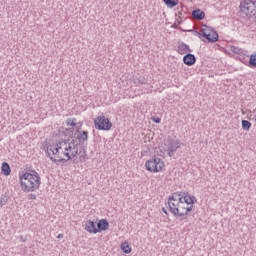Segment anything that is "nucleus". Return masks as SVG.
Listing matches in <instances>:
<instances>
[{
	"label": "nucleus",
	"mask_w": 256,
	"mask_h": 256,
	"mask_svg": "<svg viewBox=\"0 0 256 256\" xmlns=\"http://www.w3.org/2000/svg\"><path fill=\"white\" fill-rule=\"evenodd\" d=\"M21 179H25L28 181L29 185L25 182L21 181V189L24 193H33V191H37L39 187H41V176L35 170H30L29 172H24L21 175Z\"/></svg>",
	"instance_id": "1"
},
{
	"label": "nucleus",
	"mask_w": 256,
	"mask_h": 256,
	"mask_svg": "<svg viewBox=\"0 0 256 256\" xmlns=\"http://www.w3.org/2000/svg\"><path fill=\"white\" fill-rule=\"evenodd\" d=\"M239 7V15L242 19L256 21V0H242Z\"/></svg>",
	"instance_id": "2"
},
{
	"label": "nucleus",
	"mask_w": 256,
	"mask_h": 256,
	"mask_svg": "<svg viewBox=\"0 0 256 256\" xmlns=\"http://www.w3.org/2000/svg\"><path fill=\"white\" fill-rule=\"evenodd\" d=\"M186 205L187 204H175V202H169V211L176 217V219L187 217V215L193 211V206Z\"/></svg>",
	"instance_id": "3"
},
{
	"label": "nucleus",
	"mask_w": 256,
	"mask_h": 256,
	"mask_svg": "<svg viewBox=\"0 0 256 256\" xmlns=\"http://www.w3.org/2000/svg\"><path fill=\"white\" fill-rule=\"evenodd\" d=\"M145 167L146 171H149L150 173H159L160 171H163L165 162H163L161 158L153 156L151 159L146 161Z\"/></svg>",
	"instance_id": "4"
},
{
	"label": "nucleus",
	"mask_w": 256,
	"mask_h": 256,
	"mask_svg": "<svg viewBox=\"0 0 256 256\" xmlns=\"http://www.w3.org/2000/svg\"><path fill=\"white\" fill-rule=\"evenodd\" d=\"M181 145V141L175 138H168L164 143V151L167 153L168 157H173L175 153H177V149H179Z\"/></svg>",
	"instance_id": "5"
},
{
	"label": "nucleus",
	"mask_w": 256,
	"mask_h": 256,
	"mask_svg": "<svg viewBox=\"0 0 256 256\" xmlns=\"http://www.w3.org/2000/svg\"><path fill=\"white\" fill-rule=\"evenodd\" d=\"M94 127L98 131H111L113 123L105 116H97V118L94 120Z\"/></svg>",
	"instance_id": "6"
},
{
	"label": "nucleus",
	"mask_w": 256,
	"mask_h": 256,
	"mask_svg": "<svg viewBox=\"0 0 256 256\" xmlns=\"http://www.w3.org/2000/svg\"><path fill=\"white\" fill-rule=\"evenodd\" d=\"M71 139H77L78 145H85L86 141H89V132L83 130L79 134L73 135V131L69 132Z\"/></svg>",
	"instance_id": "7"
},
{
	"label": "nucleus",
	"mask_w": 256,
	"mask_h": 256,
	"mask_svg": "<svg viewBox=\"0 0 256 256\" xmlns=\"http://www.w3.org/2000/svg\"><path fill=\"white\" fill-rule=\"evenodd\" d=\"M183 63L184 65H187V67H193V65L197 63V57H195L191 52L187 53L183 56Z\"/></svg>",
	"instance_id": "8"
},
{
	"label": "nucleus",
	"mask_w": 256,
	"mask_h": 256,
	"mask_svg": "<svg viewBox=\"0 0 256 256\" xmlns=\"http://www.w3.org/2000/svg\"><path fill=\"white\" fill-rule=\"evenodd\" d=\"M203 39L207 41V43H217V41H219V33H217V30H214L212 33L203 36Z\"/></svg>",
	"instance_id": "9"
},
{
	"label": "nucleus",
	"mask_w": 256,
	"mask_h": 256,
	"mask_svg": "<svg viewBox=\"0 0 256 256\" xmlns=\"http://www.w3.org/2000/svg\"><path fill=\"white\" fill-rule=\"evenodd\" d=\"M177 53L185 55V53H193V50L184 42H178Z\"/></svg>",
	"instance_id": "10"
},
{
	"label": "nucleus",
	"mask_w": 256,
	"mask_h": 256,
	"mask_svg": "<svg viewBox=\"0 0 256 256\" xmlns=\"http://www.w3.org/2000/svg\"><path fill=\"white\" fill-rule=\"evenodd\" d=\"M197 203V198L194 195L189 194V192H186L184 196V205H187V207H193Z\"/></svg>",
	"instance_id": "11"
},
{
	"label": "nucleus",
	"mask_w": 256,
	"mask_h": 256,
	"mask_svg": "<svg viewBox=\"0 0 256 256\" xmlns=\"http://www.w3.org/2000/svg\"><path fill=\"white\" fill-rule=\"evenodd\" d=\"M63 145H67V142H58L55 144L52 157L54 156L56 159H61V153L59 151L63 149Z\"/></svg>",
	"instance_id": "12"
},
{
	"label": "nucleus",
	"mask_w": 256,
	"mask_h": 256,
	"mask_svg": "<svg viewBox=\"0 0 256 256\" xmlns=\"http://www.w3.org/2000/svg\"><path fill=\"white\" fill-rule=\"evenodd\" d=\"M85 231L88 233H93L94 235H97V225L92 220H89L85 223Z\"/></svg>",
	"instance_id": "13"
},
{
	"label": "nucleus",
	"mask_w": 256,
	"mask_h": 256,
	"mask_svg": "<svg viewBox=\"0 0 256 256\" xmlns=\"http://www.w3.org/2000/svg\"><path fill=\"white\" fill-rule=\"evenodd\" d=\"M109 229V221L107 219H101L97 223V231L101 233V231H107Z\"/></svg>",
	"instance_id": "14"
},
{
	"label": "nucleus",
	"mask_w": 256,
	"mask_h": 256,
	"mask_svg": "<svg viewBox=\"0 0 256 256\" xmlns=\"http://www.w3.org/2000/svg\"><path fill=\"white\" fill-rule=\"evenodd\" d=\"M192 17H194V19L197 21H203V19H205V11L196 8L192 11Z\"/></svg>",
	"instance_id": "15"
},
{
	"label": "nucleus",
	"mask_w": 256,
	"mask_h": 256,
	"mask_svg": "<svg viewBox=\"0 0 256 256\" xmlns=\"http://www.w3.org/2000/svg\"><path fill=\"white\" fill-rule=\"evenodd\" d=\"M79 155H80L79 159L82 163L87 161V145L85 144L80 145Z\"/></svg>",
	"instance_id": "16"
},
{
	"label": "nucleus",
	"mask_w": 256,
	"mask_h": 256,
	"mask_svg": "<svg viewBox=\"0 0 256 256\" xmlns=\"http://www.w3.org/2000/svg\"><path fill=\"white\" fill-rule=\"evenodd\" d=\"M1 173L5 175V177H9L11 175V166L7 162H3L1 166Z\"/></svg>",
	"instance_id": "17"
},
{
	"label": "nucleus",
	"mask_w": 256,
	"mask_h": 256,
	"mask_svg": "<svg viewBox=\"0 0 256 256\" xmlns=\"http://www.w3.org/2000/svg\"><path fill=\"white\" fill-rule=\"evenodd\" d=\"M121 251L125 253L126 255H129L133 249L131 248V244L129 242L125 241L120 245Z\"/></svg>",
	"instance_id": "18"
},
{
	"label": "nucleus",
	"mask_w": 256,
	"mask_h": 256,
	"mask_svg": "<svg viewBox=\"0 0 256 256\" xmlns=\"http://www.w3.org/2000/svg\"><path fill=\"white\" fill-rule=\"evenodd\" d=\"M181 193H183V191L174 192L171 196H169L168 207H169V203H177V200L181 197Z\"/></svg>",
	"instance_id": "19"
},
{
	"label": "nucleus",
	"mask_w": 256,
	"mask_h": 256,
	"mask_svg": "<svg viewBox=\"0 0 256 256\" xmlns=\"http://www.w3.org/2000/svg\"><path fill=\"white\" fill-rule=\"evenodd\" d=\"M163 3L168 7V9H173V7H177L179 5V0H163Z\"/></svg>",
	"instance_id": "20"
},
{
	"label": "nucleus",
	"mask_w": 256,
	"mask_h": 256,
	"mask_svg": "<svg viewBox=\"0 0 256 256\" xmlns=\"http://www.w3.org/2000/svg\"><path fill=\"white\" fill-rule=\"evenodd\" d=\"M248 67L250 69H256V53L248 56Z\"/></svg>",
	"instance_id": "21"
},
{
	"label": "nucleus",
	"mask_w": 256,
	"mask_h": 256,
	"mask_svg": "<svg viewBox=\"0 0 256 256\" xmlns=\"http://www.w3.org/2000/svg\"><path fill=\"white\" fill-rule=\"evenodd\" d=\"M54 151H55V146H53V145H49L45 148L46 157H49L50 161H51V158H54L53 157Z\"/></svg>",
	"instance_id": "22"
},
{
	"label": "nucleus",
	"mask_w": 256,
	"mask_h": 256,
	"mask_svg": "<svg viewBox=\"0 0 256 256\" xmlns=\"http://www.w3.org/2000/svg\"><path fill=\"white\" fill-rule=\"evenodd\" d=\"M214 28L207 26L206 24H204L202 26V36L205 37L206 35H209V33H213Z\"/></svg>",
	"instance_id": "23"
},
{
	"label": "nucleus",
	"mask_w": 256,
	"mask_h": 256,
	"mask_svg": "<svg viewBox=\"0 0 256 256\" xmlns=\"http://www.w3.org/2000/svg\"><path fill=\"white\" fill-rule=\"evenodd\" d=\"M65 142H66V145L64 147V152L65 153L72 152L73 151V146H71V144H69V139L59 141V143H65Z\"/></svg>",
	"instance_id": "24"
},
{
	"label": "nucleus",
	"mask_w": 256,
	"mask_h": 256,
	"mask_svg": "<svg viewBox=\"0 0 256 256\" xmlns=\"http://www.w3.org/2000/svg\"><path fill=\"white\" fill-rule=\"evenodd\" d=\"M230 51H232V53H235V55H243L245 50L237 46H230Z\"/></svg>",
	"instance_id": "25"
},
{
	"label": "nucleus",
	"mask_w": 256,
	"mask_h": 256,
	"mask_svg": "<svg viewBox=\"0 0 256 256\" xmlns=\"http://www.w3.org/2000/svg\"><path fill=\"white\" fill-rule=\"evenodd\" d=\"M251 122L248 120H242V129L243 131H250L251 130Z\"/></svg>",
	"instance_id": "26"
},
{
	"label": "nucleus",
	"mask_w": 256,
	"mask_h": 256,
	"mask_svg": "<svg viewBox=\"0 0 256 256\" xmlns=\"http://www.w3.org/2000/svg\"><path fill=\"white\" fill-rule=\"evenodd\" d=\"M136 85H147V80L144 76H140L136 78L135 82Z\"/></svg>",
	"instance_id": "27"
},
{
	"label": "nucleus",
	"mask_w": 256,
	"mask_h": 256,
	"mask_svg": "<svg viewBox=\"0 0 256 256\" xmlns=\"http://www.w3.org/2000/svg\"><path fill=\"white\" fill-rule=\"evenodd\" d=\"M8 201H9V197H7V194H2L0 197V206L4 207V205H7Z\"/></svg>",
	"instance_id": "28"
},
{
	"label": "nucleus",
	"mask_w": 256,
	"mask_h": 256,
	"mask_svg": "<svg viewBox=\"0 0 256 256\" xmlns=\"http://www.w3.org/2000/svg\"><path fill=\"white\" fill-rule=\"evenodd\" d=\"M185 194L186 192H182L180 194V197L177 199V202H175V205L185 204Z\"/></svg>",
	"instance_id": "29"
},
{
	"label": "nucleus",
	"mask_w": 256,
	"mask_h": 256,
	"mask_svg": "<svg viewBox=\"0 0 256 256\" xmlns=\"http://www.w3.org/2000/svg\"><path fill=\"white\" fill-rule=\"evenodd\" d=\"M66 125H68L69 127H77V119L68 118L66 120Z\"/></svg>",
	"instance_id": "30"
},
{
	"label": "nucleus",
	"mask_w": 256,
	"mask_h": 256,
	"mask_svg": "<svg viewBox=\"0 0 256 256\" xmlns=\"http://www.w3.org/2000/svg\"><path fill=\"white\" fill-rule=\"evenodd\" d=\"M239 61H241V63H243L244 65H249V56H245V55H241L240 54V57L238 58Z\"/></svg>",
	"instance_id": "31"
},
{
	"label": "nucleus",
	"mask_w": 256,
	"mask_h": 256,
	"mask_svg": "<svg viewBox=\"0 0 256 256\" xmlns=\"http://www.w3.org/2000/svg\"><path fill=\"white\" fill-rule=\"evenodd\" d=\"M51 161H52V163H67V161H69V160L60 157V158H58V159H56V158H51Z\"/></svg>",
	"instance_id": "32"
},
{
	"label": "nucleus",
	"mask_w": 256,
	"mask_h": 256,
	"mask_svg": "<svg viewBox=\"0 0 256 256\" xmlns=\"http://www.w3.org/2000/svg\"><path fill=\"white\" fill-rule=\"evenodd\" d=\"M196 37H198L199 39H201V41H205V39H203V30L201 29L200 31H194Z\"/></svg>",
	"instance_id": "33"
},
{
	"label": "nucleus",
	"mask_w": 256,
	"mask_h": 256,
	"mask_svg": "<svg viewBox=\"0 0 256 256\" xmlns=\"http://www.w3.org/2000/svg\"><path fill=\"white\" fill-rule=\"evenodd\" d=\"M78 142L77 138H73L71 140V142L68 141V145H70V147H73L75 145H77L76 143Z\"/></svg>",
	"instance_id": "34"
},
{
	"label": "nucleus",
	"mask_w": 256,
	"mask_h": 256,
	"mask_svg": "<svg viewBox=\"0 0 256 256\" xmlns=\"http://www.w3.org/2000/svg\"><path fill=\"white\" fill-rule=\"evenodd\" d=\"M77 155H79V150L72 151L70 154L71 160L74 159V157H76Z\"/></svg>",
	"instance_id": "35"
},
{
	"label": "nucleus",
	"mask_w": 256,
	"mask_h": 256,
	"mask_svg": "<svg viewBox=\"0 0 256 256\" xmlns=\"http://www.w3.org/2000/svg\"><path fill=\"white\" fill-rule=\"evenodd\" d=\"M151 120L153 121V123H157V124L161 123V119H160L159 117L153 116V117L151 118Z\"/></svg>",
	"instance_id": "36"
},
{
	"label": "nucleus",
	"mask_w": 256,
	"mask_h": 256,
	"mask_svg": "<svg viewBox=\"0 0 256 256\" xmlns=\"http://www.w3.org/2000/svg\"><path fill=\"white\" fill-rule=\"evenodd\" d=\"M21 175H22V174L19 175L20 187H21V181H22V183H25L26 185H29V181H28V180H25V179H21Z\"/></svg>",
	"instance_id": "37"
},
{
	"label": "nucleus",
	"mask_w": 256,
	"mask_h": 256,
	"mask_svg": "<svg viewBox=\"0 0 256 256\" xmlns=\"http://www.w3.org/2000/svg\"><path fill=\"white\" fill-rule=\"evenodd\" d=\"M28 199H29V201H35V199H37V195H35V194H29V195H28Z\"/></svg>",
	"instance_id": "38"
},
{
	"label": "nucleus",
	"mask_w": 256,
	"mask_h": 256,
	"mask_svg": "<svg viewBox=\"0 0 256 256\" xmlns=\"http://www.w3.org/2000/svg\"><path fill=\"white\" fill-rule=\"evenodd\" d=\"M64 157H67V161H71V154L69 152H63Z\"/></svg>",
	"instance_id": "39"
},
{
	"label": "nucleus",
	"mask_w": 256,
	"mask_h": 256,
	"mask_svg": "<svg viewBox=\"0 0 256 256\" xmlns=\"http://www.w3.org/2000/svg\"><path fill=\"white\" fill-rule=\"evenodd\" d=\"M77 147H79V143L72 146L73 151H79V149Z\"/></svg>",
	"instance_id": "40"
},
{
	"label": "nucleus",
	"mask_w": 256,
	"mask_h": 256,
	"mask_svg": "<svg viewBox=\"0 0 256 256\" xmlns=\"http://www.w3.org/2000/svg\"><path fill=\"white\" fill-rule=\"evenodd\" d=\"M172 27H173V29H179V26L177 25V23H174V24L172 25Z\"/></svg>",
	"instance_id": "41"
},
{
	"label": "nucleus",
	"mask_w": 256,
	"mask_h": 256,
	"mask_svg": "<svg viewBox=\"0 0 256 256\" xmlns=\"http://www.w3.org/2000/svg\"><path fill=\"white\" fill-rule=\"evenodd\" d=\"M162 211H163V213H165V215H169V212H167V209L162 208Z\"/></svg>",
	"instance_id": "42"
},
{
	"label": "nucleus",
	"mask_w": 256,
	"mask_h": 256,
	"mask_svg": "<svg viewBox=\"0 0 256 256\" xmlns=\"http://www.w3.org/2000/svg\"><path fill=\"white\" fill-rule=\"evenodd\" d=\"M81 132H83V130H81V128H76V133H81Z\"/></svg>",
	"instance_id": "43"
},
{
	"label": "nucleus",
	"mask_w": 256,
	"mask_h": 256,
	"mask_svg": "<svg viewBox=\"0 0 256 256\" xmlns=\"http://www.w3.org/2000/svg\"><path fill=\"white\" fill-rule=\"evenodd\" d=\"M57 239H63V234H59V235L57 236Z\"/></svg>",
	"instance_id": "44"
},
{
	"label": "nucleus",
	"mask_w": 256,
	"mask_h": 256,
	"mask_svg": "<svg viewBox=\"0 0 256 256\" xmlns=\"http://www.w3.org/2000/svg\"><path fill=\"white\" fill-rule=\"evenodd\" d=\"M62 149H65V145H62Z\"/></svg>",
	"instance_id": "45"
},
{
	"label": "nucleus",
	"mask_w": 256,
	"mask_h": 256,
	"mask_svg": "<svg viewBox=\"0 0 256 256\" xmlns=\"http://www.w3.org/2000/svg\"><path fill=\"white\" fill-rule=\"evenodd\" d=\"M178 24L181 25V21H178Z\"/></svg>",
	"instance_id": "46"
},
{
	"label": "nucleus",
	"mask_w": 256,
	"mask_h": 256,
	"mask_svg": "<svg viewBox=\"0 0 256 256\" xmlns=\"http://www.w3.org/2000/svg\"><path fill=\"white\" fill-rule=\"evenodd\" d=\"M183 13L179 12V15H182Z\"/></svg>",
	"instance_id": "47"
}]
</instances>
